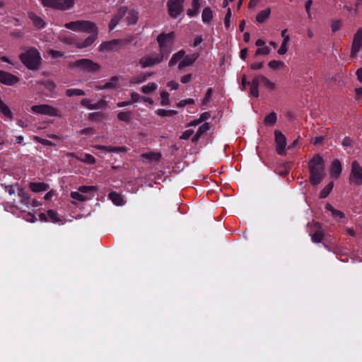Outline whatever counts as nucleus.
Segmentation results:
<instances>
[{"label": "nucleus", "instance_id": "603ef678", "mask_svg": "<svg viewBox=\"0 0 362 362\" xmlns=\"http://www.w3.org/2000/svg\"><path fill=\"white\" fill-rule=\"evenodd\" d=\"M40 83L49 91L54 90L56 88V84L51 80H46L45 81L40 82Z\"/></svg>", "mask_w": 362, "mask_h": 362}, {"label": "nucleus", "instance_id": "c85d7f7f", "mask_svg": "<svg viewBox=\"0 0 362 362\" xmlns=\"http://www.w3.org/2000/svg\"><path fill=\"white\" fill-rule=\"evenodd\" d=\"M261 84L264 85L268 90H273L276 88V84L263 75H259Z\"/></svg>", "mask_w": 362, "mask_h": 362}, {"label": "nucleus", "instance_id": "dca6fc26", "mask_svg": "<svg viewBox=\"0 0 362 362\" xmlns=\"http://www.w3.org/2000/svg\"><path fill=\"white\" fill-rule=\"evenodd\" d=\"M199 54L197 53L190 55H184L182 61L178 64L180 69H183L185 66H189L194 64V62L198 59Z\"/></svg>", "mask_w": 362, "mask_h": 362}, {"label": "nucleus", "instance_id": "2eb2a0df", "mask_svg": "<svg viewBox=\"0 0 362 362\" xmlns=\"http://www.w3.org/2000/svg\"><path fill=\"white\" fill-rule=\"evenodd\" d=\"M94 148L102 150L104 152L108 153H119L121 152H127V148L125 146H103V145H95Z\"/></svg>", "mask_w": 362, "mask_h": 362}, {"label": "nucleus", "instance_id": "e433bc0d", "mask_svg": "<svg viewBox=\"0 0 362 362\" xmlns=\"http://www.w3.org/2000/svg\"><path fill=\"white\" fill-rule=\"evenodd\" d=\"M277 120V115L275 112H272L266 116L264 123L267 125L274 126Z\"/></svg>", "mask_w": 362, "mask_h": 362}, {"label": "nucleus", "instance_id": "aec40b11", "mask_svg": "<svg viewBox=\"0 0 362 362\" xmlns=\"http://www.w3.org/2000/svg\"><path fill=\"white\" fill-rule=\"evenodd\" d=\"M57 10L65 11L73 8L75 0H57Z\"/></svg>", "mask_w": 362, "mask_h": 362}, {"label": "nucleus", "instance_id": "0eeeda50", "mask_svg": "<svg viewBox=\"0 0 362 362\" xmlns=\"http://www.w3.org/2000/svg\"><path fill=\"white\" fill-rule=\"evenodd\" d=\"M165 58L167 57L160 52L151 53L142 57L139 60V64L142 68L151 67L159 64Z\"/></svg>", "mask_w": 362, "mask_h": 362}, {"label": "nucleus", "instance_id": "5fc2aeb1", "mask_svg": "<svg viewBox=\"0 0 362 362\" xmlns=\"http://www.w3.org/2000/svg\"><path fill=\"white\" fill-rule=\"evenodd\" d=\"M212 93H213L212 88H209L206 93V95H205L204 99H203V101H202L203 105H206L210 102V100L211 99Z\"/></svg>", "mask_w": 362, "mask_h": 362}, {"label": "nucleus", "instance_id": "09e8293b", "mask_svg": "<svg viewBox=\"0 0 362 362\" xmlns=\"http://www.w3.org/2000/svg\"><path fill=\"white\" fill-rule=\"evenodd\" d=\"M270 52H271L270 48L268 46L264 45L263 47H261L257 49L256 52H255V56L257 57L259 55H268V54H269Z\"/></svg>", "mask_w": 362, "mask_h": 362}, {"label": "nucleus", "instance_id": "7c9ffc66", "mask_svg": "<svg viewBox=\"0 0 362 362\" xmlns=\"http://www.w3.org/2000/svg\"><path fill=\"white\" fill-rule=\"evenodd\" d=\"M209 124L208 123L203 124L202 126H200L199 127V129L193 136L192 141H197L204 133H205L206 131L209 130Z\"/></svg>", "mask_w": 362, "mask_h": 362}, {"label": "nucleus", "instance_id": "c756f323", "mask_svg": "<svg viewBox=\"0 0 362 362\" xmlns=\"http://www.w3.org/2000/svg\"><path fill=\"white\" fill-rule=\"evenodd\" d=\"M109 198L117 206H122L124 204L122 196L117 192L110 193Z\"/></svg>", "mask_w": 362, "mask_h": 362}, {"label": "nucleus", "instance_id": "39448f33", "mask_svg": "<svg viewBox=\"0 0 362 362\" xmlns=\"http://www.w3.org/2000/svg\"><path fill=\"white\" fill-rule=\"evenodd\" d=\"M175 37V33L174 32L161 33L157 37L160 52L163 54L166 57H168L170 53Z\"/></svg>", "mask_w": 362, "mask_h": 362}, {"label": "nucleus", "instance_id": "a211bd4d", "mask_svg": "<svg viewBox=\"0 0 362 362\" xmlns=\"http://www.w3.org/2000/svg\"><path fill=\"white\" fill-rule=\"evenodd\" d=\"M18 195L20 198L21 206L28 208L30 205V197L28 194L25 192V189L23 188L18 189Z\"/></svg>", "mask_w": 362, "mask_h": 362}, {"label": "nucleus", "instance_id": "9d476101", "mask_svg": "<svg viewBox=\"0 0 362 362\" xmlns=\"http://www.w3.org/2000/svg\"><path fill=\"white\" fill-rule=\"evenodd\" d=\"M185 0H168L167 2L168 13L172 18H177L183 12Z\"/></svg>", "mask_w": 362, "mask_h": 362}, {"label": "nucleus", "instance_id": "b1692460", "mask_svg": "<svg viewBox=\"0 0 362 362\" xmlns=\"http://www.w3.org/2000/svg\"><path fill=\"white\" fill-rule=\"evenodd\" d=\"M341 165L339 160H334L332 162L331 168V175L332 177H337L341 173Z\"/></svg>", "mask_w": 362, "mask_h": 362}, {"label": "nucleus", "instance_id": "a19ab883", "mask_svg": "<svg viewBox=\"0 0 362 362\" xmlns=\"http://www.w3.org/2000/svg\"><path fill=\"white\" fill-rule=\"evenodd\" d=\"M43 7L57 10V0H40Z\"/></svg>", "mask_w": 362, "mask_h": 362}, {"label": "nucleus", "instance_id": "0e129e2a", "mask_svg": "<svg viewBox=\"0 0 362 362\" xmlns=\"http://www.w3.org/2000/svg\"><path fill=\"white\" fill-rule=\"evenodd\" d=\"M141 97L139 96V95L137 93L132 92L131 93V102L132 103H137Z\"/></svg>", "mask_w": 362, "mask_h": 362}, {"label": "nucleus", "instance_id": "bb28decb", "mask_svg": "<svg viewBox=\"0 0 362 362\" xmlns=\"http://www.w3.org/2000/svg\"><path fill=\"white\" fill-rule=\"evenodd\" d=\"M185 55V51L184 50H180L177 53L174 54L171 59L169 61V66H173L177 63L179 64L180 61H182L183 57Z\"/></svg>", "mask_w": 362, "mask_h": 362}, {"label": "nucleus", "instance_id": "f8f14e48", "mask_svg": "<svg viewBox=\"0 0 362 362\" xmlns=\"http://www.w3.org/2000/svg\"><path fill=\"white\" fill-rule=\"evenodd\" d=\"M275 143L276 146V152L279 155H284L286 146V139L279 130L274 131Z\"/></svg>", "mask_w": 362, "mask_h": 362}, {"label": "nucleus", "instance_id": "2f4dec72", "mask_svg": "<svg viewBox=\"0 0 362 362\" xmlns=\"http://www.w3.org/2000/svg\"><path fill=\"white\" fill-rule=\"evenodd\" d=\"M271 13V10L269 8H267L264 10L259 11L256 17V20L258 23H262L266 19H267Z\"/></svg>", "mask_w": 362, "mask_h": 362}, {"label": "nucleus", "instance_id": "473e14b6", "mask_svg": "<svg viewBox=\"0 0 362 362\" xmlns=\"http://www.w3.org/2000/svg\"><path fill=\"white\" fill-rule=\"evenodd\" d=\"M268 66L274 71L284 69L286 66L281 61L272 60L268 63Z\"/></svg>", "mask_w": 362, "mask_h": 362}, {"label": "nucleus", "instance_id": "4468645a", "mask_svg": "<svg viewBox=\"0 0 362 362\" xmlns=\"http://www.w3.org/2000/svg\"><path fill=\"white\" fill-rule=\"evenodd\" d=\"M28 17L37 29H42L46 26L45 21L33 11H29L28 13Z\"/></svg>", "mask_w": 362, "mask_h": 362}, {"label": "nucleus", "instance_id": "ddd939ff", "mask_svg": "<svg viewBox=\"0 0 362 362\" xmlns=\"http://www.w3.org/2000/svg\"><path fill=\"white\" fill-rule=\"evenodd\" d=\"M18 81L19 78L16 76L9 72L0 70V83L6 86H13Z\"/></svg>", "mask_w": 362, "mask_h": 362}, {"label": "nucleus", "instance_id": "c9c22d12", "mask_svg": "<svg viewBox=\"0 0 362 362\" xmlns=\"http://www.w3.org/2000/svg\"><path fill=\"white\" fill-rule=\"evenodd\" d=\"M160 153H153V152H148L146 153H143L141 155V158L143 160H157L160 158Z\"/></svg>", "mask_w": 362, "mask_h": 362}, {"label": "nucleus", "instance_id": "3c124183", "mask_svg": "<svg viewBox=\"0 0 362 362\" xmlns=\"http://www.w3.org/2000/svg\"><path fill=\"white\" fill-rule=\"evenodd\" d=\"M322 232L320 230H317L314 234L311 235V239L313 243H320L322 240Z\"/></svg>", "mask_w": 362, "mask_h": 362}, {"label": "nucleus", "instance_id": "412c9836", "mask_svg": "<svg viewBox=\"0 0 362 362\" xmlns=\"http://www.w3.org/2000/svg\"><path fill=\"white\" fill-rule=\"evenodd\" d=\"M29 187L33 192L47 191L49 188V186L43 182H30Z\"/></svg>", "mask_w": 362, "mask_h": 362}, {"label": "nucleus", "instance_id": "20e7f679", "mask_svg": "<svg viewBox=\"0 0 362 362\" xmlns=\"http://www.w3.org/2000/svg\"><path fill=\"white\" fill-rule=\"evenodd\" d=\"M19 57L22 63L30 70L37 69L42 60L40 52L33 47L28 49Z\"/></svg>", "mask_w": 362, "mask_h": 362}, {"label": "nucleus", "instance_id": "a878e982", "mask_svg": "<svg viewBox=\"0 0 362 362\" xmlns=\"http://www.w3.org/2000/svg\"><path fill=\"white\" fill-rule=\"evenodd\" d=\"M214 18V13L211 8L206 7L202 11V19L204 23H210Z\"/></svg>", "mask_w": 362, "mask_h": 362}, {"label": "nucleus", "instance_id": "ea45409f", "mask_svg": "<svg viewBox=\"0 0 362 362\" xmlns=\"http://www.w3.org/2000/svg\"><path fill=\"white\" fill-rule=\"evenodd\" d=\"M334 187V182H330L328 185H327L320 192V198L324 199L327 197L329 194L331 192Z\"/></svg>", "mask_w": 362, "mask_h": 362}, {"label": "nucleus", "instance_id": "4d7b16f0", "mask_svg": "<svg viewBox=\"0 0 362 362\" xmlns=\"http://www.w3.org/2000/svg\"><path fill=\"white\" fill-rule=\"evenodd\" d=\"M95 189V187L94 186H81L78 187V191L81 193H88Z\"/></svg>", "mask_w": 362, "mask_h": 362}, {"label": "nucleus", "instance_id": "c03bdc74", "mask_svg": "<svg viewBox=\"0 0 362 362\" xmlns=\"http://www.w3.org/2000/svg\"><path fill=\"white\" fill-rule=\"evenodd\" d=\"M70 196L72 199L79 202H85L89 199L86 196L83 195L79 191L71 192Z\"/></svg>", "mask_w": 362, "mask_h": 362}, {"label": "nucleus", "instance_id": "052dcab7", "mask_svg": "<svg viewBox=\"0 0 362 362\" xmlns=\"http://www.w3.org/2000/svg\"><path fill=\"white\" fill-rule=\"evenodd\" d=\"M192 78V74H187L181 77V82L182 83H187L191 81Z\"/></svg>", "mask_w": 362, "mask_h": 362}, {"label": "nucleus", "instance_id": "37998d69", "mask_svg": "<svg viewBox=\"0 0 362 362\" xmlns=\"http://www.w3.org/2000/svg\"><path fill=\"white\" fill-rule=\"evenodd\" d=\"M47 216L51 220L52 222L54 223H62L61 219L58 216V214L57 211L54 210H48L47 211Z\"/></svg>", "mask_w": 362, "mask_h": 362}, {"label": "nucleus", "instance_id": "79ce46f5", "mask_svg": "<svg viewBox=\"0 0 362 362\" xmlns=\"http://www.w3.org/2000/svg\"><path fill=\"white\" fill-rule=\"evenodd\" d=\"M76 158L87 164H94L95 163V158L90 154L86 153L82 157H76Z\"/></svg>", "mask_w": 362, "mask_h": 362}, {"label": "nucleus", "instance_id": "4c0bfd02", "mask_svg": "<svg viewBox=\"0 0 362 362\" xmlns=\"http://www.w3.org/2000/svg\"><path fill=\"white\" fill-rule=\"evenodd\" d=\"M66 94L69 97L82 96L85 95V92L79 88H70L66 90Z\"/></svg>", "mask_w": 362, "mask_h": 362}, {"label": "nucleus", "instance_id": "f704fd0d", "mask_svg": "<svg viewBox=\"0 0 362 362\" xmlns=\"http://www.w3.org/2000/svg\"><path fill=\"white\" fill-rule=\"evenodd\" d=\"M177 111L174 110L158 109L156 114L160 117H172L177 115Z\"/></svg>", "mask_w": 362, "mask_h": 362}, {"label": "nucleus", "instance_id": "8fccbe9b", "mask_svg": "<svg viewBox=\"0 0 362 362\" xmlns=\"http://www.w3.org/2000/svg\"><path fill=\"white\" fill-rule=\"evenodd\" d=\"M81 104L88 110H97V107L95 106V103H93L90 100L84 98L81 101Z\"/></svg>", "mask_w": 362, "mask_h": 362}, {"label": "nucleus", "instance_id": "864d4df0", "mask_svg": "<svg viewBox=\"0 0 362 362\" xmlns=\"http://www.w3.org/2000/svg\"><path fill=\"white\" fill-rule=\"evenodd\" d=\"M194 99L187 98V99L181 100L176 104V105L178 107H182L187 105H191V104H194Z\"/></svg>", "mask_w": 362, "mask_h": 362}, {"label": "nucleus", "instance_id": "e2e57ef3", "mask_svg": "<svg viewBox=\"0 0 362 362\" xmlns=\"http://www.w3.org/2000/svg\"><path fill=\"white\" fill-rule=\"evenodd\" d=\"M168 87L171 90H177L179 87V83L175 81H170L167 83Z\"/></svg>", "mask_w": 362, "mask_h": 362}, {"label": "nucleus", "instance_id": "7ed1b4c3", "mask_svg": "<svg viewBox=\"0 0 362 362\" xmlns=\"http://www.w3.org/2000/svg\"><path fill=\"white\" fill-rule=\"evenodd\" d=\"M126 16L128 25L135 24L138 21V13L133 9H128L126 6L120 7L109 24L110 30H112L119 23L123 16Z\"/></svg>", "mask_w": 362, "mask_h": 362}, {"label": "nucleus", "instance_id": "5701e85b", "mask_svg": "<svg viewBox=\"0 0 362 362\" xmlns=\"http://www.w3.org/2000/svg\"><path fill=\"white\" fill-rule=\"evenodd\" d=\"M200 8V0H192V8H189L187 11V14L189 17H194L198 14Z\"/></svg>", "mask_w": 362, "mask_h": 362}, {"label": "nucleus", "instance_id": "f257e3e1", "mask_svg": "<svg viewBox=\"0 0 362 362\" xmlns=\"http://www.w3.org/2000/svg\"><path fill=\"white\" fill-rule=\"evenodd\" d=\"M64 27L74 32L90 33L84 41L76 43L75 46L78 49L90 46L98 38V30L95 23L92 21L83 20L71 21L65 23Z\"/></svg>", "mask_w": 362, "mask_h": 362}, {"label": "nucleus", "instance_id": "69168bd1", "mask_svg": "<svg viewBox=\"0 0 362 362\" xmlns=\"http://www.w3.org/2000/svg\"><path fill=\"white\" fill-rule=\"evenodd\" d=\"M202 42H203L202 36V35H197L194 38V42H193V46L194 47H198V46H199L202 44Z\"/></svg>", "mask_w": 362, "mask_h": 362}, {"label": "nucleus", "instance_id": "13d9d810", "mask_svg": "<svg viewBox=\"0 0 362 362\" xmlns=\"http://www.w3.org/2000/svg\"><path fill=\"white\" fill-rule=\"evenodd\" d=\"M312 5H313V1L312 0H308L305 2V11H306L308 16V18L310 19L312 18V15H311V11H310Z\"/></svg>", "mask_w": 362, "mask_h": 362}, {"label": "nucleus", "instance_id": "6e6552de", "mask_svg": "<svg viewBox=\"0 0 362 362\" xmlns=\"http://www.w3.org/2000/svg\"><path fill=\"white\" fill-rule=\"evenodd\" d=\"M349 183L353 185H362V166L357 160L351 163Z\"/></svg>", "mask_w": 362, "mask_h": 362}, {"label": "nucleus", "instance_id": "423d86ee", "mask_svg": "<svg viewBox=\"0 0 362 362\" xmlns=\"http://www.w3.org/2000/svg\"><path fill=\"white\" fill-rule=\"evenodd\" d=\"M31 111L35 114L50 117H61L62 116V112L58 108L48 104L33 105Z\"/></svg>", "mask_w": 362, "mask_h": 362}, {"label": "nucleus", "instance_id": "cd10ccee", "mask_svg": "<svg viewBox=\"0 0 362 362\" xmlns=\"http://www.w3.org/2000/svg\"><path fill=\"white\" fill-rule=\"evenodd\" d=\"M325 209L329 211L332 214V216L335 219H341L344 218V214L337 209H335L330 204L327 203L325 206Z\"/></svg>", "mask_w": 362, "mask_h": 362}, {"label": "nucleus", "instance_id": "774afa93", "mask_svg": "<svg viewBox=\"0 0 362 362\" xmlns=\"http://www.w3.org/2000/svg\"><path fill=\"white\" fill-rule=\"evenodd\" d=\"M49 54L53 57V58H57L63 56V54L59 51L56 50H49Z\"/></svg>", "mask_w": 362, "mask_h": 362}, {"label": "nucleus", "instance_id": "de8ad7c7", "mask_svg": "<svg viewBox=\"0 0 362 362\" xmlns=\"http://www.w3.org/2000/svg\"><path fill=\"white\" fill-rule=\"evenodd\" d=\"M354 141L349 136H346L341 141V145L345 149L351 148L354 145Z\"/></svg>", "mask_w": 362, "mask_h": 362}, {"label": "nucleus", "instance_id": "4be33fe9", "mask_svg": "<svg viewBox=\"0 0 362 362\" xmlns=\"http://www.w3.org/2000/svg\"><path fill=\"white\" fill-rule=\"evenodd\" d=\"M119 78L114 76L100 89H115L119 86Z\"/></svg>", "mask_w": 362, "mask_h": 362}, {"label": "nucleus", "instance_id": "6e6d98bb", "mask_svg": "<svg viewBox=\"0 0 362 362\" xmlns=\"http://www.w3.org/2000/svg\"><path fill=\"white\" fill-rule=\"evenodd\" d=\"M232 16L231 10L230 8H228L227 13L224 19V25L226 28L228 30L230 28V22Z\"/></svg>", "mask_w": 362, "mask_h": 362}, {"label": "nucleus", "instance_id": "f3484780", "mask_svg": "<svg viewBox=\"0 0 362 362\" xmlns=\"http://www.w3.org/2000/svg\"><path fill=\"white\" fill-rule=\"evenodd\" d=\"M261 84L259 76H255L252 82L249 83L250 86V94L251 96L257 98L259 96V86Z\"/></svg>", "mask_w": 362, "mask_h": 362}, {"label": "nucleus", "instance_id": "f03ea898", "mask_svg": "<svg viewBox=\"0 0 362 362\" xmlns=\"http://www.w3.org/2000/svg\"><path fill=\"white\" fill-rule=\"evenodd\" d=\"M308 165L311 184L313 185H319L325 176L323 158L317 154L310 160Z\"/></svg>", "mask_w": 362, "mask_h": 362}, {"label": "nucleus", "instance_id": "49530a36", "mask_svg": "<svg viewBox=\"0 0 362 362\" xmlns=\"http://www.w3.org/2000/svg\"><path fill=\"white\" fill-rule=\"evenodd\" d=\"M117 118L120 121L128 122L131 120L132 114L130 112H120L117 115Z\"/></svg>", "mask_w": 362, "mask_h": 362}, {"label": "nucleus", "instance_id": "9b49d317", "mask_svg": "<svg viewBox=\"0 0 362 362\" xmlns=\"http://www.w3.org/2000/svg\"><path fill=\"white\" fill-rule=\"evenodd\" d=\"M362 47V28L355 33L352 42L351 57H355Z\"/></svg>", "mask_w": 362, "mask_h": 362}, {"label": "nucleus", "instance_id": "393cba45", "mask_svg": "<svg viewBox=\"0 0 362 362\" xmlns=\"http://www.w3.org/2000/svg\"><path fill=\"white\" fill-rule=\"evenodd\" d=\"M119 41L115 40L111 41H107L101 43L98 47L100 52L110 51L112 50L113 47L117 45Z\"/></svg>", "mask_w": 362, "mask_h": 362}, {"label": "nucleus", "instance_id": "6ab92c4d", "mask_svg": "<svg viewBox=\"0 0 362 362\" xmlns=\"http://www.w3.org/2000/svg\"><path fill=\"white\" fill-rule=\"evenodd\" d=\"M153 73H142L130 78L129 83L132 84H139L146 81L148 77L152 76Z\"/></svg>", "mask_w": 362, "mask_h": 362}, {"label": "nucleus", "instance_id": "680f3d73", "mask_svg": "<svg viewBox=\"0 0 362 362\" xmlns=\"http://www.w3.org/2000/svg\"><path fill=\"white\" fill-rule=\"evenodd\" d=\"M193 134V130L187 129L180 136V139H187Z\"/></svg>", "mask_w": 362, "mask_h": 362}, {"label": "nucleus", "instance_id": "72a5a7b5", "mask_svg": "<svg viewBox=\"0 0 362 362\" xmlns=\"http://www.w3.org/2000/svg\"><path fill=\"white\" fill-rule=\"evenodd\" d=\"M157 88H158V86L156 83L150 82L146 85H144L141 89L142 93H144L145 94H148V93H153V91H155L157 89Z\"/></svg>", "mask_w": 362, "mask_h": 362}, {"label": "nucleus", "instance_id": "a18cd8bd", "mask_svg": "<svg viewBox=\"0 0 362 362\" xmlns=\"http://www.w3.org/2000/svg\"><path fill=\"white\" fill-rule=\"evenodd\" d=\"M18 189H21L18 184L5 185L4 189L10 195L14 194L16 192L18 193Z\"/></svg>", "mask_w": 362, "mask_h": 362}, {"label": "nucleus", "instance_id": "1a4fd4ad", "mask_svg": "<svg viewBox=\"0 0 362 362\" xmlns=\"http://www.w3.org/2000/svg\"><path fill=\"white\" fill-rule=\"evenodd\" d=\"M71 68H78L81 71L94 72L100 69V66L88 59H81L70 64Z\"/></svg>", "mask_w": 362, "mask_h": 362}, {"label": "nucleus", "instance_id": "58836bf2", "mask_svg": "<svg viewBox=\"0 0 362 362\" xmlns=\"http://www.w3.org/2000/svg\"><path fill=\"white\" fill-rule=\"evenodd\" d=\"M170 94L164 90V91H162L160 94V104L162 105V106H166V105H168L170 104Z\"/></svg>", "mask_w": 362, "mask_h": 362}, {"label": "nucleus", "instance_id": "bf43d9fd", "mask_svg": "<svg viewBox=\"0 0 362 362\" xmlns=\"http://www.w3.org/2000/svg\"><path fill=\"white\" fill-rule=\"evenodd\" d=\"M288 51V45L281 43V47L278 49L277 52L280 55L285 54Z\"/></svg>", "mask_w": 362, "mask_h": 362}, {"label": "nucleus", "instance_id": "338daca9", "mask_svg": "<svg viewBox=\"0 0 362 362\" xmlns=\"http://www.w3.org/2000/svg\"><path fill=\"white\" fill-rule=\"evenodd\" d=\"M263 62H255L250 65V68L253 70H258L263 67Z\"/></svg>", "mask_w": 362, "mask_h": 362}]
</instances>
